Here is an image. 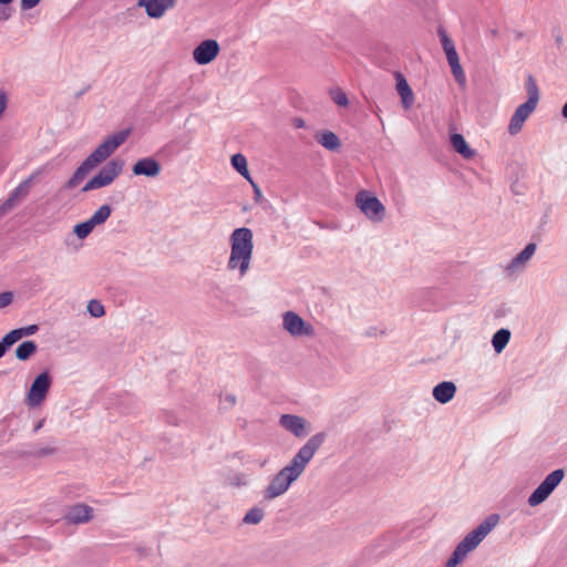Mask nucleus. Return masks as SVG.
I'll list each match as a JSON object with an SVG mask.
<instances>
[{
	"label": "nucleus",
	"mask_w": 567,
	"mask_h": 567,
	"mask_svg": "<svg viewBox=\"0 0 567 567\" xmlns=\"http://www.w3.org/2000/svg\"><path fill=\"white\" fill-rule=\"evenodd\" d=\"M326 440L324 433L312 435L303 446L299 449L292 460L282 467L269 482L264 489V499L272 501L284 495L291 484L296 482L305 472L308 463L312 460L316 452Z\"/></svg>",
	"instance_id": "1"
},
{
	"label": "nucleus",
	"mask_w": 567,
	"mask_h": 567,
	"mask_svg": "<svg viewBox=\"0 0 567 567\" xmlns=\"http://www.w3.org/2000/svg\"><path fill=\"white\" fill-rule=\"evenodd\" d=\"M252 231L247 227L233 230L229 236L230 255L227 269L238 271L239 278H244L250 269L254 251Z\"/></svg>",
	"instance_id": "2"
},
{
	"label": "nucleus",
	"mask_w": 567,
	"mask_h": 567,
	"mask_svg": "<svg viewBox=\"0 0 567 567\" xmlns=\"http://www.w3.org/2000/svg\"><path fill=\"white\" fill-rule=\"evenodd\" d=\"M128 131L107 136L86 158L96 167L109 158L128 137Z\"/></svg>",
	"instance_id": "3"
},
{
	"label": "nucleus",
	"mask_w": 567,
	"mask_h": 567,
	"mask_svg": "<svg viewBox=\"0 0 567 567\" xmlns=\"http://www.w3.org/2000/svg\"><path fill=\"white\" fill-rule=\"evenodd\" d=\"M123 162L120 159L110 161L105 164L97 175L91 178L82 188L83 192H90L111 185L123 171Z\"/></svg>",
	"instance_id": "4"
},
{
	"label": "nucleus",
	"mask_w": 567,
	"mask_h": 567,
	"mask_svg": "<svg viewBox=\"0 0 567 567\" xmlns=\"http://www.w3.org/2000/svg\"><path fill=\"white\" fill-rule=\"evenodd\" d=\"M499 515L492 514L487 516L475 529L463 538V556L474 550L482 540L497 526Z\"/></svg>",
	"instance_id": "5"
},
{
	"label": "nucleus",
	"mask_w": 567,
	"mask_h": 567,
	"mask_svg": "<svg viewBox=\"0 0 567 567\" xmlns=\"http://www.w3.org/2000/svg\"><path fill=\"white\" fill-rule=\"evenodd\" d=\"M564 476L565 472L561 468L555 470L548 474L528 497V504L534 507L545 502L553 491L560 484Z\"/></svg>",
	"instance_id": "6"
},
{
	"label": "nucleus",
	"mask_w": 567,
	"mask_h": 567,
	"mask_svg": "<svg viewBox=\"0 0 567 567\" xmlns=\"http://www.w3.org/2000/svg\"><path fill=\"white\" fill-rule=\"evenodd\" d=\"M355 205L372 221H381L384 218L383 204L368 190H360L355 195Z\"/></svg>",
	"instance_id": "7"
},
{
	"label": "nucleus",
	"mask_w": 567,
	"mask_h": 567,
	"mask_svg": "<svg viewBox=\"0 0 567 567\" xmlns=\"http://www.w3.org/2000/svg\"><path fill=\"white\" fill-rule=\"evenodd\" d=\"M43 172L42 168L34 171L27 179L22 181L9 195V197L0 205V217L12 210L16 205L24 199L31 188L33 181Z\"/></svg>",
	"instance_id": "8"
},
{
	"label": "nucleus",
	"mask_w": 567,
	"mask_h": 567,
	"mask_svg": "<svg viewBox=\"0 0 567 567\" xmlns=\"http://www.w3.org/2000/svg\"><path fill=\"white\" fill-rule=\"evenodd\" d=\"M51 384L52 379L49 372L44 371L40 373L32 382L27 394V404L31 408L41 405L49 393Z\"/></svg>",
	"instance_id": "9"
},
{
	"label": "nucleus",
	"mask_w": 567,
	"mask_h": 567,
	"mask_svg": "<svg viewBox=\"0 0 567 567\" xmlns=\"http://www.w3.org/2000/svg\"><path fill=\"white\" fill-rule=\"evenodd\" d=\"M284 329L292 337H313L315 328L298 313L287 311L282 316Z\"/></svg>",
	"instance_id": "10"
},
{
	"label": "nucleus",
	"mask_w": 567,
	"mask_h": 567,
	"mask_svg": "<svg viewBox=\"0 0 567 567\" xmlns=\"http://www.w3.org/2000/svg\"><path fill=\"white\" fill-rule=\"evenodd\" d=\"M220 51L216 40L209 39L200 42L193 51V59L199 65L213 62Z\"/></svg>",
	"instance_id": "11"
},
{
	"label": "nucleus",
	"mask_w": 567,
	"mask_h": 567,
	"mask_svg": "<svg viewBox=\"0 0 567 567\" xmlns=\"http://www.w3.org/2000/svg\"><path fill=\"white\" fill-rule=\"evenodd\" d=\"M439 37L441 44L446 54V59L452 69L453 75L457 82H461V65L458 63V54L456 52L453 41L447 35L446 31L442 28L439 29Z\"/></svg>",
	"instance_id": "12"
},
{
	"label": "nucleus",
	"mask_w": 567,
	"mask_h": 567,
	"mask_svg": "<svg viewBox=\"0 0 567 567\" xmlns=\"http://www.w3.org/2000/svg\"><path fill=\"white\" fill-rule=\"evenodd\" d=\"M136 4L145 9L148 18L161 19L176 6V0H137Z\"/></svg>",
	"instance_id": "13"
},
{
	"label": "nucleus",
	"mask_w": 567,
	"mask_h": 567,
	"mask_svg": "<svg viewBox=\"0 0 567 567\" xmlns=\"http://www.w3.org/2000/svg\"><path fill=\"white\" fill-rule=\"evenodd\" d=\"M279 424L297 437H303L310 431L307 420L295 414H282L279 419Z\"/></svg>",
	"instance_id": "14"
},
{
	"label": "nucleus",
	"mask_w": 567,
	"mask_h": 567,
	"mask_svg": "<svg viewBox=\"0 0 567 567\" xmlns=\"http://www.w3.org/2000/svg\"><path fill=\"white\" fill-rule=\"evenodd\" d=\"M161 164L153 157H144L138 159L132 167L135 176L157 177L161 173Z\"/></svg>",
	"instance_id": "15"
},
{
	"label": "nucleus",
	"mask_w": 567,
	"mask_h": 567,
	"mask_svg": "<svg viewBox=\"0 0 567 567\" xmlns=\"http://www.w3.org/2000/svg\"><path fill=\"white\" fill-rule=\"evenodd\" d=\"M536 107L528 104L523 103L520 104L514 112L509 125H508V132L512 135L517 134L522 127L525 121L529 117V115L534 112Z\"/></svg>",
	"instance_id": "16"
},
{
	"label": "nucleus",
	"mask_w": 567,
	"mask_h": 567,
	"mask_svg": "<svg viewBox=\"0 0 567 567\" xmlns=\"http://www.w3.org/2000/svg\"><path fill=\"white\" fill-rule=\"evenodd\" d=\"M93 517V508L86 504L71 506L65 518L72 524H85Z\"/></svg>",
	"instance_id": "17"
},
{
	"label": "nucleus",
	"mask_w": 567,
	"mask_h": 567,
	"mask_svg": "<svg viewBox=\"0 0 567 567\" xmlns=\"http://www.w3.org/2000/svg\"><path fill=\"white\" fill-rule=\"evenodd\" d=\"M456 391L453 382L444 381L434 386L432 394L437 402L445 404L454 398Z\"/></svg>",
	"instance_id": "18"
},
{
	"label": "nucleus",
	"mask_w": 567,
	"mask_h": 567,
	"mask_svg": "<svg viewBox=\"0 0 567 567\" xmlns=\"http://www.w3.org/2000/svg\"><path fill=\"white\" fill-rule=\"evenodd\" d=\"M396 79V90L401 96L402 104L404 109H410L414 102V94L406 82L405 78L401 73L395 74Z\"/></svg>",
	"instance_id": "19"
},
{
	"label": "nucleus",
	"mask_w": 567,
	"mask_h": 567,
	"mask_svg": "<svg viewBox=\"0 0 567 567\" xmlns=\"http://www.w3.org/2000/svg\"><path fill=\"white\" fill-rule=\"evenodd\" d=\"M93 168H95V166L90 162V159L85 158V161L76 168L71 178L65 183V187L68 189H73L79 186Z\"/></svg>",
	"instance_id": "20"
},
{
	"label": "nucleus",
	"mask_w": 567,
	"mask_h": 567,
	"mask_svg": "<svg viewBox=\"0 0 567 567\" xmlns=\"http://www.w3.org/2000/svg\"><path fill=\"white\" fill-rule=\"evenodd\" d=\"M316 140L321 146L329 151H337L341 146L339 137L331 131L319 132L316 135Z\"/></svg>",
	"instance_id": "21"
},
{
	"label": "nucleus",
	"mask_w": 567,
	"mask_h": 567,
	"mask_svg": "<svg viewBox=\"0 0 567 567\" xmlns=\"http://www.w3.org/2000/svg\"><path fill=\"white\" fill-rule=\"evenodd\" d=\"M230 162L233 167L251 185H254V181L250 176L246 157L243 154L238 153L231 156Z\"/></svg>",
	"instance_id": "22"
},
{
	"label": "nucleus",
	"mask_w": 567,
	"mask_h": 567,
	"mask_svg": "<svg viewBox=\"0 0 567 567\" xmlns=\"http://www.w3.org/2000/svg\"><path fill=\"white\" fill-rule=\"evenodd\" d=\"M536 245L530 243L528 244L524 250L518 254L509 264L508 269L514 270L518 268L519 266L524 265L526 261H528L533 255L535 254Z\"/></svg>",
	"instance_id": "23"
},
{
	"label": "nucleus",
	"mask_w": 567,
	"mask_h": 567,
	"mask_svg": "<svg viewBox=\"0 0 567 567\" xmlns=\"http://www.w3.org/2000/svg\"><path fill=\"white\" fill-rule=\"evenodd\" d=\"M37 349L38 347L34 341H24L16 349V357L21 361H25L37 352Z\"/></svg>",
	"instance_id": "24"
},
{
	"label": "nucleus",
	"mask_w": 567,
	"mask_h": 567,
	"mask_svg": "<svg viewBox=\"0 0 567 567\" xmlns=\"http://www.w3.org/2000/svg\"><path fill=\"white\" fill-rule=\"evenodd\" d=\"M511 338V332L507 329L498 330L492 339V344L497 353H501L507 346Z\"/></svg>",
	"instance_id": "25"
},
{
	"label": "nucleus",
	"mask_w": 567,
	"mask_h": 567,
	"mask_svg": "<svg viewBox=\"0 0 567 567\" xmlns=\"http://www.w3.org/2000/svg\"><path fill=\"white\" fill-rule=\"evenodd\" d=\"M526 90L528 94V100L525 103H528L536 107L539 101V91L536 80L532 75H528L527 78Z\"/></svg>",
	"instance_id": "26"
},
{
	"label": "nucleus",
	"mask_w": 567,
	"mask_h": 567,
	"mask_svg": "<svg viewBox=\"0 0 567 567\" xmlns=\"http://www.w3.org/2000/svg\"><path fill=\"white\" fill-rule=\"evenodd\" d=\"M112 208L109 205H102L90 218L91 224L96 227L104 224L111 216Z\"/></svg>",
	"instance_id": "27"
},
{
	"label": "nucleus",
	"mask_w": 567,
	"mask_h": 567,
	"mask_svg": "<svg viewBox=\"0 0 567 567\" xmlns=\"http://www.w3.org/2000/svg\"><path fill=\"white\" fill-rule=\"evenodd\" d=\"M265 517V511L260 507L250 508L243 518V522L248 525H257Z\"/></svg>",
	"instance_id": "28"
},
{
	"label": "nucleus",
	"mask_w": 567,
	"mask_h": 567,
	"mask_svg": "<svg viewBox=\"0 0 567 567\" xmlns=\"http://www.w3.org/2000/svg\"><path fill=\"white\" fill-rule=\"evenodd\" d=\"M39 330V327L37 324H31L23 328H18L14 330H11L9 333L13 341L17 343L19 340H21L24 337H30L37 333Z\"/></svg>",
	"instance_id": "29"
},
{
	"label": "nucleus",
	"mask_w": 567,
	"mask_h": 567,
	"mask_svg": "<svg viewBox=\"0 0 567 567\" xmlns=\"http://www.w3.org/2000/svg\"><path fill=\"white\" fill-rule=\"evenodd\" d=\"M94 228L95 227L87 219L83 223L76 224L73 228V233L76 235L78 238L84 239L92 233Z\"/></svg>",
	"instance_id": "30"
},
{
	"label": "nucleus",
	"mask_w": 567,
	"mask_h": 567,
	"mask_svg": "<svg viewBox=\"0 0 567 567\" xmlns=\"http://www.w3.org/2000/svg\"><path fill=\"white\" fill-rule=\"evenodd\" d=\"M87 311L94 318H101L105 315L104 306L95 299L89 301Z\"/></svg>",
	"instance_id": "31"
},
{
	"label": "nucleus",
	"mask_w": 567,
	"mask_h": 567,
	"mask_svg": "<svg viewBox=\"0 0 567 567\" xmlns=\"http://www.w3.org/2000/svg\"><path fill=\"white\" fill-rule=\"evenodd\" d=\"M461 563V544H458L452 556L445 563V567H456Z\"/></svg>",
	"instance_id": "32"
},
{
	"label": "nucleus",
	"mask_w": 567,
	"mask_h": 567,
	"mask_svg": "<svg viewBox=\"0 0 567 567\" xmlns=\"http://www.w3.org/2000/svg\"><path fill=\"white\" fill-rule=\"evenodd\" d=\"M16 342L11 338L10 333L8 332L2 340L0 341V359L6 354L7 350L13 346Z\"/></svg>",
	"instance_id": "33"
},
{
	"label": "nucleus",
	"mask_w": 567,
	"mask_h": 567,
	"mask_svg": "<svg viewBox=\"0 0 567 567\" xmlns=\"http://www.w3.org/2000/svg\"><path fill=\"white\" fill-rule=\"evenodd\" d=\"M231 486L240 487L247 484V477L244 473H236L229 478Z\"/></svg>",
	"instance_id": "34"
},
{
	"label": "nucleus",
	"mask_w": 567,
	"mask_h": 567,
	"mask_svg": "<svg viewBox=\"0 0 567 567\" xmlns=\"http://www.w3.org/2000/svg\"><path fill=\"white\" fill-rule=\"evenodd\" d=\"M13 301V293L10 291H4L0 293V309H3L11 305Z\"/></svg>",
	"instance_id": "35"
},
{
	"label": "nucleus",
	"mask_w": 567,
	"mask_h": 567,
	"mask_svg": "<svg viewBox=\"0 0 567 567\" xmlns=\"http://www.w3.org/2000/svg\"><path fill=\"white\" fill-rule=\"evenodd\" d=\"M333 101L336 102V104L340 105V106H347L349 101H348V97L346 95L344 92L342 91H338L333 94L332 96Z\"/></svg>",
	"instance_id": "36"
},
{
	"label": "nucleus",
	"mask_w": 567,
	"mask_h": 567,
	"mask_svg": "<svg viewBox=\"0 0 567 567\" xmlns=\"http://www.w3.org/2000/svg\"><path fill=\"white\" fill-rule=\"evenodd\" d=\"M451 142L454 150L461 154V134L453 131Z\"/></svg>",
	"instance_id": "37"
},
{
	"label": "nucleus",
	"mask_w": 567,
	"mask_h": 567,
	"mask_svg": "<svg viewBox=\"0 0 567 567\" xmlns=\"http://www.w3.org/2000/svg\"><path fill=\"white\" fill-rule=\"evenodd\" d=\"M41 0H21L20 6L22 10H30L39 4Z\"/></svg>",
	"instance_id": "38"
},
{
	"label": "nucleus",
	"mask_w": 567,
	"mask_h": 567,
	"mask_svg": "<svg viewBox=\"0 0 567 567\" xmlns=\"http://www.w3.org/2000/svg\"><path fill=\"white\" fill-rule=\"evenodd\" d=\"M7 96L4 93L0 92V117L2 116V114L4 113L6 109H7Z\"/></svg>",
	"instance_id": "39"
},
{
	"label": "nucleus",
	"mask_w": 567,
	"mask_h": 567,
	"mask_svg": "<svg viewBox=\"0 0 567 567\" xmlns=\"http://www.w3.org/2000/svg\"><path fill=\"white\" fill-rule=\"evenodd\" d=\"M474 152L470 148V146L463 140V158H471Z\"/></svg>",
	"instance_id": "40"
},
{
	"label": "nucleus",
	"mask_w": 567,
	"mask_h": 567,
	"mask_svg": "<svg viewBox=\"0 0 567 567\" xmlns=\"http://www.w3.org/2000/svg\"><path fill=\"white\" fill-rule=\"evenodd\" d=\"M11 13L8 9H0V20H8L10 18Z\"/></svg>",
	"instance_id": "41"
},
{
	"label": "nucleus",
	"mask_w": 567,
	"mask_h": 567,
	"mask_svg": "<svg viewBox=\"0 0 567 567\" xmlns=\"http://www.w3.org/2000/svg\"><path fill=\"white\" fill-rule=\"evenodd\" d=\"M224 401L228 405L233 406L236 403V398H235V395L228 394V395L225 396Z\"/></svg>",
	"instance_id": "42"
},
{
	"label": "nucleus",
	"mask_w": 567,
	"mask_h": 567,
	"mask_svg": "<svg viewBox=\"0 0 567 567\" xmlns=\"http://www.w3.org/2000/svg\"><path fill=\"white\" fill-rule=\"evenodd\" d=\"M252 187H254L255 198H256V200H258L262 196L261 190L255 183H254Z\"/></svg>",
	"instance_id": "43"
},
{
	"label": "nucleus",
	"mask_w": 567,
	"mask_h": 567,
	"mask_svg": "<svg viewBox=\"0 0 567 567\" xmlns=\"http://www.w3.org/2000/svg\"><path fill=\"white\" fill-rule=\"evenodd\" d=\"M53 452H54V450H53V449H45V450H43L40 454H42V455H50V454H52Z\"/></svg>",
	"instance_id": "44"
},
{
	"label": "nucleus",
	"mask_w": 567,
	"mask_h": 567,
	"mask_svg": "<svg viewBox=\"0 0 567 567\" xmlns=\"http://www.w3.org/2000/svg\"><path fill=\"white\" fill-rule=\"evenodd\" d=\"M561 115H563L564 117H566V118H567V102H566V103H565V105L563 106Z\"/></svg>",
	"instance_id": "45"
},
{
	"label": "nucleus",
	"mask_w": 567,
	"mask_h": 567,
	"mask_svg": "<svg viewBox=\"0 0 567 567\" xmlns=\"http://www.w3.org/2000/svg\"><path fill=\"white\" fill-rule=\"evenodd\" d=\"M43 422H44V421H43V420H41V421L35 425L34 431H38L39 429H41V427H42V425H43Z\"/></svg>",
	"instance_id": "46"
},
{
	"label": "nucleus",
	"mask_w": 567,
	"mask_h": 567,
	"mask_svg": "<svg viewBox=\"0 0 567 567\" xmlns=\"http://www.w3.org/2000/svg\"><path fill=\"white\" fill-rule=\"evenodd\" d=\"M13 0H0V4L7 6L11 3Z\"/></svg>",
	"instance_id": "47"
}]
</instances>
